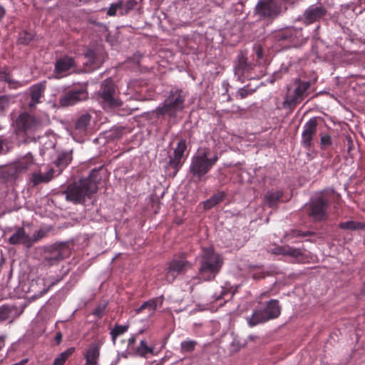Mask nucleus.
I'll list each match as a JSON object with an SVG mask.
<instances>
[{"label":"nucleus","instance_id":"f257e3e1","mask_svg":"<svg viewBox=\"0 0 365 365\" xmlns=\"http://www.w3.org/2000/svg\"><path fill=\"white\" fill-rule=\"evenodd\" d=\"M98 180V170L93 169L88 177L68 185L61 194L68 202L74 204L83 203L86 198H91L97 191Z\"/></svg>","mask_w":365,"mask_h":365},{"label":"nucleus","instance_id":"f03ea898","mask_svg":"<svg viewBox=\"0 0 365 365\" xmlns=\"http://www.w3.org/2000/svg\"><path fill=\"white\" fill-rule=\"evenodd\" d=\"M12 125L16 135L24 143H28L39 138L37 133L42 130L43 123L38 117L28 112H22L13 119Z\"/></svg>","mask_w":365,"mask_h":365},{"label":"nucleus","instance_id":"7ed1b4c3","mask_svg":"<svg viewBox=\"0 0 365 365\" xmlns=\"http://www.w3.org/2000/svg\"><path fill=\"white\" fill-rule=\"evenodd\" d=\"M219 159L217 153L210 155L209 148H200L197 153L191 158L189 172L193 182H200L215 165Z\"/></svg>","mask_w":365,"mask_h":365},{"label":"nucleus","instance_id":"20e7f679","mask_svg":"<svg viewBox=\"0 0 365 365\" xmlns=\"http://www.w3.org/2000/svg\"><path fill=\"white\" fill-rule=\"evenodd\" d=\"M187 97V93L185 91L173 88L163 103L157 107L153 113L158 118L165 115H168L170 118H175L185 108Z\"/></svg>","mask_w":365,"mask_h":365},{"label":"nucleus","instance_id":"39448f33","mask_svg":"<svg viewBox=\"0 0 365 365\" xmlns=\"http://www.w3.org/2000/svg\"><path fill=\"white\" fill-rule=\"evenodd\" d=\"M223 264V259L212 247H205L200 260L198 278L210 281L215 278Z\"/></svg>","mask_w":365,"mask_h":365},{"label":"nucleus","instance_id":"423d86ee","mask_svg":"<svg viewBox=\"0 0 365 365\" xmlns=\"http://www.w3.org/2000/svg\"><path fill=\"white\" fill-rule=\"evenodd\" d=\"M34 163L33 155L27 153L14 163L4 168L0 172V177L6 183L12 185Z\"/></svg>","mask_w":365,"mask_h":365},{"label":"nucleus","instance_id":"0eeeda50","mask_svg":"<svg viewBox=\"0 0 365 365\" xmlns=\"http://www.w3.org/2000/svg\"><path fill=\"white\" fill-rule=\"evenodd\" d=\"M254 49L255 51V56L254 57V59L256 61L255 64L248 62L247 57L242 53L237 56V59L235 62L234 66V73L235 76H237V81L242 82L243 76L249 77L255 66L267 63L268 60L267 58H264L261 46H257Z\"/></svg>","mask_w":365,"mask_h":365},{"label":"nucleus","instance_id":"6e6552de","mask_svg":"<svg viewBox=\"0 0 365 365\" xmlns=\"http://www.w3.org/2000/svg\"><path fill=\"white\" fill-rule=\"evenodd\" d=\"M330 200L327 194L322 193L307 205V212L314 222L326 221L329 217L327 212Z\"/></svg>","mask_w":365,"mask_h":365},{"label":"nucleus","instance_id":"1a4fd4ad","mask_svg":"<svg viewBox=\"0 0 365 365\" xmlns=\"http://www.w3.org/2000/svg\"><path fill=\"white\" fill-rule=\"evenodd\" d=\"M98 96L99 101L104 109H113L122 105V102L115 97V86L110 78L103 81L98 91Z\"/></svg>","mask_w":365,"mask_h":365},{"label":"nucleus","instance_id":"9d476101","mask_svg":"<svg viewBox=\"0 0 365 365\" xmlns=\"http://www.w3.org/2000/svg\"><path fill=\"white\" fill-rule=\"evenodd\" d=\"M274 317V299H270L266 304L256 308L250 317L246 318L250 327L266 322Z\"/></svg>","mask_w":365,"mask_h":365},{"label":"nucleus","instance_id":"9b49d317","mask_svg":"<svg viewBox=\"0 0 365 365\" xmlns=\"http://www.w3.org/2000/svg\"><path fill=\"white\" fill-rule=\"evenodd\" d=\"M191 267L192 264L185 259L184 255L175 257L169 263L166 280L169 282H173L178 274L185 273Z\"/></svg>","mask_w":365,"mask_h":365},{"label":"nucleus","instance_id":"f8f14e48","mask_svg":"<svg viewBox=\"0 0 365 365\" xmlns=\"http://www.w3.org/2000/svg\"><path fill=\"white\" fill-rule=\"evenodd\" d=\"M297 86L294 90L293 93L289 92L286 96L285 103L289 107H294L300 103L306 96L308 95V90L311 86L310 81H302L299 79L295 82Z\"/></svg>","mask_w":365,"mask_h":365},{"label":"nucleus","instance_id":"ddd939ff","mask_svg":"<svg viewBox=\"0 0 365 365\" xmlns=\"http://www.w3.org/2000/svg\"><path fill=\"white\" fill-rule=\"evenodd\" d=\"M186 150V140L180 138L174 149L173 155L169 156L168 165L174 170L173 176L178 173L186 160L185 155Z\"/></svg>","mask_w":365,"mask_h":365},{"label":"nucleus","instance_id":"4468645a","mask_svg":"<svg viewBox=\"0 0 365 365\" xmlns=\"http://www.w3.org/2000/svg\"><path fill=\"white\" fill-rule=\"evenodd\" d=\"M275 41H289L293 45H302L307 41L301 29L288 28L284 30L275 31Z\"/></svg>","mask_w":365,"mask_h":365},{"label":"nucleus","instance_id":"2eb2a0df","mask_svg":"<svg viewBox=\"0 0 365 365\" xmlns=\"http://www.w3.org/2000/svg\"><path fill=\"white\" fill-rule=\"evenodd\" d=\"M327 14V11L321 4L309 6L304 11L300 20L305 25H310L316 22H319Z\"/></svg>","mask_w":365,"mask_h":365},{"label":"nucleus","instance_id":"dca6fc26","mask_svg":"<svg viewBox=\"0 0 365 365\" xmlns=\"http://www.w3.org/2000/svg\"><path fill=\"white\" fill-rule=\"evenodd\" d=\"M69 253V250L66 244L53 245L48 255H47L43 259V264L47 266H52L64 258H66Z\"/></svg>","mask_w":365,"mask_h":365},{"label":"nucleus","instance_id":"f3484780","mask_svg":"<svg viewBox=\"0 0 365 365\" xmlns=\"http://www.w3.org/2000/svg\"><path fill=\"white\" fill-rule=\"evenodd\" d=\"M88 98V93L86 88H73L65 93L59 99L61 106H70L84 101Z\"/></svg>","mask_w":365,"mask_h":365},{"label":"nucleus","instance_id":"a211bd4d","mask_svg":"<svg viewBox=\"0 0 365 365\" xmlns=\"http://www.w3.org/2000/svg\"><path fill=\"white\" fill-rule=\"evenodd\" d=\"M318 120L317 118H310L304 125L302 133V145L309 150L312 147V140L317 135Z\"/></svg>","mask_w":365,"mask_h":365},{"label":"nucleus","instance_id":"6ab92c4d","mask_svg":"<svg viewBox=\"0 0 365 365\" xmlns=\"http://www.w3.org/2000/svg\"><path fill=\"white\" fill-rule=\"evenodd\" d=\"M254 15L259 20L272 22L274 19V0H259L254 9Z\"/></svg>","mask_w":365,"mask_h":365},{"label":"nucleus","instance_id":"aec40b11","mask_svg":"<svg viewBox=\"0 0 365 365\" xmlns=\"http://www.w3.org/2000/svg\"><path fill=\"white\" fill-rule=\"evenodd\" d=\"M8 232H13L8 239L11 245H23L27 247H31V236L23 227H9Z\"/></svg>","mask_w":365,"mask_h":365},{"label":"nucleus","instance_id":"412c9836","mask_svg":"<svg viewBox=\"0 0 365 365\" xmlns=\"http://www.w3.org/2000/svg\"><path fill=\"white\" fill-rule=\"evenodd\" d=\"M76 68L75 59L69 56L58 58L55 63L54 73L57 78L67 76L69 72Z\"/></svg>","mask_w":365,"mask_h":365},{"label":"nucleus","instance_id":"4be33fe9","mask_svg":"<svg viewBox=\"0 0 365 365\" xmlns=\"http://www.w3.org/2000/svg\"><path fill=\"white\" fill-rule=\"evenodd\" d=\"M46 89V81H43L30 87L31 101L28 104L29 108H34L41 102Z\"/></svg>","mask_w":365,"mask_h":365},{"label":"nucleus","instance_id":"5701e85b","mask_svg":"<svg viewBox=\"0 0 365 365\" xmlns=\"http://www.w3.org/2000/svg\"><path fill=\"white\" fill-rule=\"evenodd\" d=\"M84 56L87 59L85 65L92 67V68H96L99 67L104 61L103 52L100 50L89 48L86 51Z\"/></svg>","mask_w":365,"mask_h":365},{"label":"nucleus","instance_id":"b1692460","mask_svg":"<svg viewBox=\"0 0 365 365\" xmlns=\"http://www.w3.org/2000/svg\"><path fill=\"white\" fill-rule=\"evenodd\" d=\"M164 297L163 296L157 297L144 302L136 310V313H140L145 309L148 312V316L151 317L153 315L155 311L158 307H160L163 305Z\"/></svg>","mask_w":365,"mask_h":365},{"label":"nucleus","instance_id":"393cba45","mask_svg":"<svg viewBox=\"0 0 365 365\" xmlns=\"http://www.w3.org/2000/svg\"><path fill=\"white\" fill-rule=\"evenodd\" d=\"M279 255L290 257L298 262L302 260V257L303 256L300 249L294 248L289 245H275V255Z\"/></svg>","mask_w":365,"mask_h":365},{"label":"nucleus","instance_id":"a878e982","mask_svg":"<svg viewBox=\"0 0 365 365\" xmlns=\"http://www.w3.org/2000/svg\"><path fill=\"white\" fill-rule=\"evenodd\" d=\"M235 294V289L233 287L230 285L229 283H225V285L220 287L219 290H217L214 294L212 295V299L214 301H218L220 299H224V302H226L233 297Z\"/></svg>","mask_w":365,"mask_h":365},{"label":"nucleus","instance_id":"bb28decb","mask_svg":"<svg viewBox=\"0 0 365 365\" xmlns=\"http://www.w3.org/2000/svg\"><path fill=\"white\" fill-rule=\"evenodd\" d=\"M72 160V150L63 151L58 155L55 164L58 168V175L68 165Z\"/></svg>","mask_w":365,"mask_h":365},{"label":"nucleus","instance_id":"cd10ccee","mask_svg":"<svg viewBox=\"0 0 365 365\" xmlns=\"http://www.w3.org/2000/svg\"><path fill=\"white\" fill-rule=\"evenodd\" d=\"M99 357V346L92 344L85 354L86 364L84 365H97Z\"/></svg>","mask_w":365,"mask_h":365},{"label":"nucleus","instance_id":"c85d7f7f","mask_svg":"<svg viewBox=\"0 0 365 365\" xmlns=\"http://www.w3.org/2000/svg\"><path fill=\"white\" fill-rule=\"evenodd\" d=\"M91 115L88 113L82 115L76 123V130L79 133L85 132L89 125Z\"/></svg>","mask_w":365,"mask_h":365},{"label":"nucleus","instance_id":"c756f323","mask_svg":"<svg viewBox=\"0 0 365 365\" xmlns=\"http://www.w3.org/2000/svg\"><path fill=\"white\" fill-rule=\"evenodd\" d=\"M225 197L224 192H218L213 196H212L210 199L206 200L204 203V207L205 209H210L220 203Z\"/></svg>","mask_w":365,"mask_h":365},{"label":"nucleus","instance_id":"7c9ffc66","mask_svg":"<svg viewBox=\"0 0 365 365\" xmlns=\"http://www.w3.org/2000/svg\"><path fill=\"white\" fill-rule=\"evenodd\" d=\"M153 347L147 345L145 340H141L140 345L135 349V354L140 356L145 357L148 354L153 353Z\"/></svg>","mask_w":365,"mask_h":365},{"label":"nucleus","instance_id":"2f4dec72","mask_svg":"<svg viewBox=\"0 0 365 365\" xmlns=\"http://www.w3.org/2000/svg\"><path fill=\"white\" fill-rule=\"evenodd\" d=\"M128 325H115V327L111 329L110 334L113 343L115 344L118 336L123 334L128 331Z\"/></svg>","mask_w":365,"mask_h":365},{"label":"nucleus","instance_id":"473e14b6","mask_svg":"<svg viewBox=\"0 0 365 365\" xmlns=\"http://www.w3.org/2000/svg\"><path fill=\"white\" fill-rule=\"evenodd\" d=\"M74 349L69 348L61 353L53 361V365H63L68 358L72 354Z\"/></svg>","mask_w":365,"mask_h":365},{"label":"nucleus","instance_id":"72a5a7b5","mask_svg":"<svg viewBox=\"0 0 365 365\" xmlns=\"http://www.w3.org/2000/svg\"><path fill=\"white\" fill-rule=\"evenodd\" d=\"M296 0H275V16L287 11V4H294Z\"/></svg>","mask_w":365,"mask_h":365},{"label":"nucleus","instance_id":"f704fd0d","mask_svg":"<svg viewBox=\"0 0 365 365\" xmlns=\"http://www.w3.org/2000/svg\"><path fill=\"white\" fill-rule=\"evenodd\" d=\"M339 227L342 230H356L361 228V224L359 222L349 220L340 222L339 224Z\"/></svg>","mask_w":365,"mask_h":365},{"label":"nucleus","instance_id":"c9c22d12","mask_svg":"<svg viewBox=\"0 0 365 365\" xmlns=\"http://www.w3.org/2000/svg\"><path fill=\"white\" fill-rule=\"evenodd\" d=\"M136 4L137 2L135 0H128L125 4L121 1L120 16H124L128 14L133 9Z\"/></svg>","mask_w":365,"mask_h":365},{"label":"nucleus","instance_id":"e433bc0d","mask_svg":"<svg viewBox=\"0 0 365 365\" xmlns=\"http://www.w3.org/2000/svg\"><path fill=\"white\" fill-rule=\"evenodd\" d=\"M31 182L34 185H37L43 182H48V180H46L45 175L43 173L37 172L32 174Z\"/></svg>","mask_w":365,"mask_h":365},{"label":"nucleus","instance_id":"4c0bfd02","mask_svg":"<svg viewBox=\"0 0 365 365\" xmlns=\"http://www.w3.org/2000/svg\"><path fill=\"white\" fill-rule=\"evenodd\" d=\"M197 342L193 340L184 341L181 343L182 352H191L195 349Z\"/></svg>","mask_w":365,"mask_h":365},{"label":"nucleus","instance_id":"58836bf2","mask_svg":"<svg viewBox=\"0 0 365 365\" xmlns=\"http://www.w3.org/2000/svg\"><path fill=\"white\" fill-rule=\"evenodd\" d=\"M11 312V309L6 305H2L0 307V323H2L7 320Z\"/></svg>","mask_w":365,"mask_h":365},{"label":"nucleus","instance_id":"ea45409f","mask_svg":"<svg viewBox=\"0 0 365 365\" xmlns=\"http://www.w3.org/2000/svg\"><path fill=\"white\" fill-rule=\"evenodd\" d=\"M120 6H121V1H118L116 3L111 4L109 6L107 14L108 16H115L117 14V12H119V14L120 15Z\"/></svg>","mask_w":365,"mask_h":365},{"label":"nucleus","instance_id":"a19ab883","mask_svg":"<svg viewBox=\"0 0 365 365\" xmlns=\"http://www.w3.org/2000/svg\"><path fill=\"white\" fill-rule=\"evenodd\" d=\"M332 145V139L329 134H321L320 138V145L321 148L324 149L326 147L331 146Z\"/></svg>","mask_w":365,"mask_h":365},{"label":"nucleus","instance_id":"79ce46f5","mask_svg":"<svg viewBox=\"0 0 365 365\" xmlns=\"http://www.w3.org/2000/svg\"><path fill=\"white\" fill-rule=\"evenodd\" d=\"M255 88L254 89H249L248 86H245L242 88H240L237 92V95L240 96V98L243 99L248 96L249 95L252 94L255 91Z\"/></svg>","mask_w":365,"mask_h":365},{"label":"nucleus","instance_id":"37998d69","mask_svg":"<svg viewBox=\"0 0 365 365\" xmlns=\"http://www.w3.org/2000/svg\"><path fill=\"white\" fill-rule=\"evenodd\" d=\"M0 78L4 81L7 82L9 85L12 88H16V85H19V82L11 80L9 73L6 72L0 73Z\"/></svg>","mask_w":365,"mask_h":365},{"label":"nucleus","instance_id":"c03bdc74","mask_svg":"<svg viewBox=\"0 0 365 365\" xmlns=\"http://www.w3.org/2000/svg\"><path fill=\"white\" fill-rule=\"evenodd\" d=\"M46 236V232L43 230H39L38 231H36L33 236L31 237V246L37 242L38 240H40L41 239H42L43 237H44Z\"/></svg>","mask_w":365,"mask_h":365},{"label":"nucleus","instance_id":"a18cd8bd","mask_svg":"<svg viewBox=\"0 0 365 365\" xmlns=\"http://www.w3.org/2000/svg\"><path fill=\"white\" fill-rule=\"evenodd\" d=\"M33 38L32 34L28 32H24L20 34L19 41L24 44H28Z\"/></svg>","mask_w":365,"mask_h":365},{"label":"nucleus","instance_id":"49530a36","mask_svg":"<svg viewBox=\"0 0 365 365\" xmlns=\"http://www.w3.org/2000/svg\"><path fill=\"white\" fill-rule=\"evenodd\" d=\"M9 103V98L7 96H0V110H4L8 107Z\"/></svg>","mask_w":365,"mask_h":365},{"label":"nucleus","instance_id":"de8ad7c7","mask_svg":"<svg viewBox=\"0 0 365 365\" xmlns=\"http://www.w3.org/2000/svg\"><path fill=\"white\" fill-rule=\"evenodd\" d=\"M314 235V232L307 231L303 232L301 230H294L293 231V236L295 237H307V236H313Z\"/></svg>","mask_w":365,"mask_h":365},{"label":"nucleus","instance_id":"09e8293b","mask_svg":"<svg viewBox=\"0 0 365 365\" xmlns=\"http://www.w3.org/2000/svg\"><path fill=\"white\" fill-rule=\"evenodd\" d=\"M7 143L8 141L6 138L0 137V155L8 152V150L4 148L7 145Z\"/></svg>","mask_w":365,"mask_h":365},{"label":"nucleus","instance_id":"8fccbe9b","mask_svg":"<svg viewBox=\"0 0 365 365\" xmlns=\"http://www.w3.org/2000/svg\"><path fill=\"white\" fill-rule=\"evenodd\" d=\"M54 173H55V170L53 168H49L45 173V178H46V180H48V182H49L50 180H52V178H53V175H54Z\"/></svg>","mask_w":365,"mask_h":365},{"label":"nucleus","instance_id":"3c124183","mask_svg":"<svg viewBox=\"0 0 365 365\" xmlns=\"http://www.w3.org/2000/svg\"><path fill=\"white\" fill-rule=\"evenodd\" d=\"M264 200L269 204V207H272L274 205V195L272 193L266 195Z\"/></svg>","mask_w":365,"mask_h":365},{"label":"nucleus","instance_id":"603ef678","mask_svg":"<svg viewBox=\"0 0 365 365\" xmlns=\"http://www.w3.org/2000/svg\"><path fill=\"white\" fill-rule=\"evenodd\" d=\"M282 195H283V192L282 191H279V190L275 191V204L278 201L284 202L287 200L282 199Z\"/></svg>","mask_w":365,"mask_h":365},{"label":"nucleus","instance_id":"864d4df0","mask_svg":"<svg viewBox=\"0 0 365 365\" xmlns=\"http://www.w3.org/2000/svg\"><path fill=\"white\" fill-rule=\"evenodd\" d=\"M61 280V278H58L56 279H54L53 281H52L50 284V285L48 286V288L46 289H44L41 292V295L42 294H44L45 293H46L48 292V290L49 289L50 287L54 286L55 284H56L58 282H60Z\"/></svg>","mask_w":365,"mask_h":365},{"label":"nucleus","instance_id":"5fc2aeb1","mask_svg":"<svg viewBox=\"0 0 365 365\" xmlns=\"http://www.w3.org/2000/svg\"><path fill=\"white\" fill-rule=\"evenodd\" d=\"M138 334H133L128 339V346H132L136 341Z\"/></svg>","mask_w":365,"mask_h":365},{"label":"nucleus","instance_id":"6e6d98bb","mask_svg":"<svg viewBox=\"0 0 365 365\" xmlns=\"http://www.w3.org/2000/svg\"><path fill=\"white\" fill-rule=\"evenodd\" d=\"M62 337H63L62 334L60 331L56 333V334L55 336V340H56L57 344H59L61 342Z\"/></svg>","mask_w":365,"mask_h":365},{"label":"nucleus","instance_id":"4d7b16f0","mask_svg":"<svg viewBox=\"0 0 365 365\" xmlns=\"http://www.w3.org/2000/svg\"><path fill=\"white\" fill-rule=\"evenodd\" d=\"M6 14V9L5 8L0 5V19H3Z\"/></svg>","mask_w":365,"mask_h":365},{"label":"nucleus","instance_id":"13d9d810","mask_svg":"<svg viewBox=\"0 0 365 365\" xmlns=\"http://www.w3.org/2000/svg\"><path fill=\"white\" fill-rule=\"evenodd\" d=\"M94 314H96L98 317H101L103 315V309L100 308L96 309V311L94 312Z\"/></svg>","mask_w":365,"mask_h":365},{"label":"nucleus","instance_id":"bf43d9fd","mask_svg":"<svg viewBox=\"0 0 365 365\" xmlns=\"http://www.w3.org/2000/svg\"><path fill=\"white\" fill-rule=\"evenodd\" d=\"M277 303H278V301L275 299V311H274V313H275V318L277 317L278 314H279L280 311H279V309L277 306Z\"/></svg>","mask_w":365,"mask_h":365},{"label":"nucleus","instance_id":"052dcab7","mask_svg":"<svg viewBox=\"0 0 365 365\" xmlns=\"http://www.w3.org/2000/svg\"><path fill=\"white\" fill-rule=\"evenodd\" d=\"M4 346V338L0 336V349Z\"/></svg>","mask_w":365,"mask_h":365},{"label":"nucleus","instance_id":"680f3d73","mask_svg":"<svg viewBox=\"0 0 365 365\" xmlns=\"http://www.w3.org/2000/svg\"><path fill=\"white\" fill-rule=\"evenodd\" d=\"M248 338L250 339V340L254 341L255 339L257 338V336L255 335H249Z\"/></svg>","mask_w":365,"mask_h":365},{"label":"nucleus","instance_id":"e2e57ef3","mask_svg":"<svg viewBox=\"0 0 365 365\" xmlns=\"http://www.w3.org/2000/svg\"><path fill=\"white\" fill-rule=\"evenodd\" d=\"M364 294H365V284H364V288L361 289V292H360L359 295L362 297V296H364Z\"/></svg>","mask_w":365,"mask_h":365},{"label":"nucleus","instance_id":"0e129e2a","mask_svg":"<svg viewBox=\"0 0 365 365\" xmlns=\"http://www.w3.org/2000/svg\"><path fill=\"white\" fill-rule=\"evenodd\" d=\"M227 88H226V91H225V93L223 94V95H227V101H230L231 100V98L230 96V95L227 93Z\"/></svg>","mask_w":365,"mask_h":365},{"label":"nucleus","instance_id":"69168bd1","mask_svg":"<svg viewBox=\"0 0 365 365\" xmlns=\"http://www.w3.org/2000/svg\"><path fill=\"white\" fill-rule=\"evenodd\" d=\"M148 365H160V363H155V364H154V363H150V364H148Z\"/></svg>","mask_w":365,"mask_h":365},{"label":"nucleus","instance_id":"338daca9","mask_svg":"<svg viewBox=\"0 0 365 365\" xmlns=\"http://www.w3.org/2000/svg\"><path fill=\"white\" fill-rule=\"evenodd\" d=\"M141 333H143V330H140L139 332L138 333V334H141Z\"/></svg>","mask_w":365,"mask_h":365}]
</instances>
